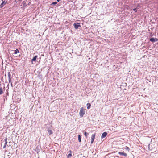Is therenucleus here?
<instances>
[{"mask_svg": "<svg viewBox=\"0 0 158 158\" xmlns=\"http://www.w3.org/2000/svg\"><path fill=\"white\" fill-rule=\"evenodd\" d=\"M107 133L106 132H104L102 133L101 136V138H103L106 136Z\"/></svg>", "mask_w": 158, "mask_h": 158, "instance_id": "7", "label": "nucleus"}, {"mask_svg": "<svg viewBox=\"0 0 158 158\" xmlns=\"http://www.w3.org/2000/svg\"><path fill=\"white\" fill-rule=\"evenodd\" d=\"M6 3V2H5V1H3V0H2V2L1 4L0 5V7L2 8V7L4 5H5Z\"/></svg>", "mask_w": 158, "mask_h": 158, "instance_id": "6", "label": "nucleus"}, {"mask_svg": "<svg viewBox=\"0 0 158 158\" xmlns=\"http://www.w3.org/2000/svg\"><path fill=\"white\" fill-rule=\"evenodd\" d=\"M122 149L123 150L126 149V150L128 152H129V150H130L129 148L127 146H126L125 147L122 148Z\"/></svg>", "mask_w": 158, "mask_h": 158, "instance_id": "9", "label": "nucleus"}, {"mask_svg": "<svg viewBox=\"0 0 158 158\" xmlns=\"http://www.w3.org/2000/svg\"><path fill=\"white\" fill-rule=\"evenodd\" d=\"M88 134L86 132H85L84 133V135L86 137H87V134Z\"/></svg>", "mask_w": 158, "mask_h": 158, "instance_id": "17", "label": "nucleus"}, {"mask_svg": "<svg viewBox=\"0 0 158 158\" xmlns=\"http://www.w3.org/2000/svg\"><path fill=\"white\" fill-rule=\"evenodd\" d=\"M19 51L18 49H16V50H15L14 54H16L17 53H19Z\"/></svg>", "mask_w": 158, "mask_h": 158, "instance_id": "14", "label": "nucleus"}, {"mask_svg": "<svg viewBox=\"0 0 158 158\" xmlns=\"http://www.w3.org/2000/svg\"><path fill=\"white\" fill-rule=\"evenodd\" d=\"M87 109H89L90 108L91 104H90V103H87Z\"/></svg>", "mask_w": 158, "mask_h": 158, "instance_id": "12", "label": "nucleus"}, {"mask_svg": "<svg viewBox=\"0 0 158 158\" xmlns=\"http://www.w3.org/2000/svg\"><path fill=\"white\" fill-rule=\"evenodd\" d=\"M150 40L152 42H154L158 41V39L156 38H151L150 39Z\"/></svg>", "mask_w": 158, "mask_h": 158, "instance_id": "4", "label": "nucleus"}, {"mask_svg": "<svg viewBox=\"0 0 158 158\" xmlns=\"http://www.w3.org/2000/svg\"><path fill=\"white\" fill-rule=\"evenodd\" d=\"M78 139L79 141V142H81V136L80 135H78Z\"/></svg>", "mask_w": 158, "mask_h": 158, "instance_id": "15", "label": "nucleus"}, {"mask_svg": "<svg viewBox=\"0 0 158 158\" xmlns=\"http://www.w3.org/2000/svg\"><path fill=\"white\" fill-rule=\"evenodd\" d=\"M57 2H54L52 3L51 4V5H55L57 4Z\"/></svg>", "mask_w": 158, "mask_h": 158, "instance_id": "16", "label": "nucleus"}, {"mask_svg": "<svg viewBox=\"0 0 158 158\" xmlns=\"http://www.w3.org/2000/svg\"><path fill=\"white\" fill-rule=\"evenodd\" d=\"M118 154L120 155H121L125 157L127 156V154L126 153L122 152H118Z\"/></svg>", "mask_w": 158, "mask_h": 158, "instance_id": "3", "label": "nucleus"}, {"mask_svg": "<svg viewBox=\"0 0 158 158\" xmlns=\"http://www.w3.org/2000/svg\"><path fill=\"white\" fill-rule=\"evenodd\" d=\"M71 156V154H69L68 155V157H69V156Z\"/></svg>", "mask_w": 158, "mask_h": 158, "instance_id": "19", "label": "nucleus"}, {"mask_svg": "<svg viewBox=\"0 0 158 158\" xmlns=\"http://www.w3.org/2000/svg\"><path fill=\"white\" fill-rule=\"evenodd\" d=\"M79 114L80 116L81 117H82L85 114V110L83 107L81 108Z\"/></svg>", "mask_w": 158, "mask_h": 158, "instance_id": "1", "label": "nucleus"}, {"mask_svg": "<svg viewBox=\"0 0 158 158\" xmlns=\"http://www.w3.org/2000/svg\"><path fill=\"white\" fill-rule=\"evenodd\" d=\"M95 134H93L91 136V144L93 143L95 139Z\"/></svg>", "mask_w": 158, "mask_h": 158, "instance_id": "5", "label": "nucleus"}, {"mask_svg": "<svg viewBox=\"0 0 158 158\" xmlns=\"http://www.w3.org/2000/svg\"><path fill=\"white\" fill-rule=\"evenodd\" d=\"M48 133L49 135H50L53 133L52 131L51 130L48 129Z\"/></svg>", "mask_w": 158, "mask_h": 158, "instance_id": "10", "label": "nucleus"}, {"mask_svg": "<svg viewBox=\"0 0 158 158\" xmlns=\"http://www.w3.org/2000/svg\"><path fill=\"white\" fill-rule=\"evenodd\" d=\"M74 27L76 29H77L79 27H81V25H80V23H75L74 24Z\"/></svg>", "mask_w": 158, "mask_h": 158, "instance_id": "2", "label": "nucleus"}, {"mask_svg": "<svg viewBox=\"0 0 158 158\" xmlns=\"http://www.w3.org/2000/svg\"><path fill=\"white\" fill-rule=\"evenodd\" d=\"M3 93V91L2 87H1V84H0V95H1Z\"/></svg>", "mask_w": 158, "mask_h": 158, "instance_id": "13", "label": "nucleus"}, {"mask_svg": "<svg viewBox=\"0 0 158 158\" xmlns=\"http://www.w3.org/2000/svg\"><path fill=\"white\" fill-rule=\"evenodd\" d=\"M37 56H35L31 60V61H35L37 58Z\"/></svg>", "mask_w": 158, "mask_h": 158, "instance_id": "11", "label": "nucleus"}, {"mask_svg": "<svg viewBox=\"0 0 158 158\" xmlns=\"http://www.w3.org/2000/svg\"><path fill=\"white\" fill-rule=\"evenodd\" d=\"M133 10L135 12H136L137 11V9L136 8H135L133 9Z\"/></svg>", "mask_w": 158, "mask_h": 158, "instance_id": "18", "label": "nucleus"}, {"mask_svg": "<svg viewBox=\"0 0 158 158\" xmlns=\"http://www.w3.org/2000/svg\"><path fill=\"white\" fill-rule=\"evenodd\" d=\"M7 138H5V139L4 140V141H5V145H4V146L3 147V148H5L6 146V145H7Z\"/></svg>", "mask_w": 158, "mask_h": 158, "instance_id": "8", "label": "nucleus"}]
</instances>
